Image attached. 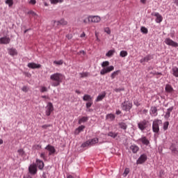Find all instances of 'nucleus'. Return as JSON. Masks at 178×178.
Segmentation results:
<instances>
[{"instance_id":"obj_1","label":"nucleus","mask_w":178,"mask_h":178,"mask_svg":"<svg viewBox=\"0 0 178 178\" xmlns=\"http://www.w3.org/2000/svg\"><path fill=\"white\" fill-rule=\"evenodd\" d=\"M65 79V75L59 72H56L50 75V80H51V81H54L51 83L52 87H58V86H60V83H62Z\"/></svg>"},{"instance_id":"obj_2","label":"nucleus","mask_w":178,"mask_h":178,"mask_svg":"<svg viewBox=\"0 0 178 178\" xmlns=\"http://www.w3.org/2000/svg\"><path fill=\"white\" fill-rule=\"evenodd\" d=\"M159 124H162V120H154L152 123V131L154 133L158 134L159 133Z\"/></svg>"},{"instance_id":"obj_3","label":"nucleus","mask_w":178,"mask_h":178,"mask_svg":"<svg viewBox=\"0 0 178 178\" xmlns=\"http://www.w3.org/2000/svg\"><path fill=\"white\" fill-rule=\"evenodd\" d=\"M121 108L122 111H125V112H128L133 108V103L130 101H124V102L122 103L121 104Z\"/></svg>"},{"instance_id":"obj_4","label":"nucleus","mask_w":178,"mask_h":178,"mask_svg":"<svg viewBox=\"0 0 178 178\" xmlns=\"http://www.w3.org/2000/svg\"><path fill=\"white\" fill-rule=\"evenodd\" d=\"M88 21L89 23H99L101 17L99 15H88Z\"/></svg>"},{"instance_id":"obj_5","label":"nucleus","mask_w":178,"mask_h":178,"mask_svg":"<svg viewBox=\"0 0 178 178\" xmlns=\"http://www.w3.org/2000/svg\"><path fill=\"white\" fill-rule=\"evenodd\" d=\"M45 115L46 116H51V113L54 112V104L51 102H48L45 107Z\"/></svg>"},{"instance_id":"obj_6","label":"nucleus","mask_w":178,"mask_h":178,"mask_svg":"<svg viewBox=\"0 0 178 178\" xmlns=\"http://www.w3.org/2000/svg\"><path fill=\"white\" fill-rule=\"evenodd\" d=\"M164 42L169 47H173L174 48H177L178 47V43L170 39V38H166L164 40Z\"/></svg>"},{"instance_id":"obj_7","label":"nucleus","mask_w":178,"mask_h":178,"mask_svg":"<svg viewBox=\"0 0 178 178\" xmlns=\"http://www.w3.org/2000/svg\"><path fill=\"white\" fill-rule=\"evenodd\" d=\"M136 143H138V144H143V145H146V147H148V145L150 144L149 140L145 136H142L141 138L136 140Z\"/></svg>"},{"instance_id":"obj_8","label":"nucleus","mask_w":178,"mask_h":178,"mask_svg":"<svg viewBox=\"0 0 178 178\" xmlns=\"http://www.w3.org/2000/svg\"><path fill=\"white\" fill-rule=\"evenodd\" d=\"M113 70H115V67H113V65H110L108 67L102 69L100 71V74H102V76H104V74L111 73V72H113Z\"/></svg>"},{"instance_id":"obj_9","label":"nucleus","mask_w":178,"mask_h":178,"mask_svg":"<svg viewBox=\"0 0 178 178\" xmlns=\"http://www.w3.org/2000/svg\"><path fill=\"white\" fill-rule=\"evenodd\" d=\"M147 159V154H143L140 156V157L136 161L137 165H141L144 163Z\"/></svg>"},{"instance_id":"obj_10","label":"nucleus","mask_w":178,"mask_h":178,"mask_svg":"<svg viewBox=\"0 0 178 178\" xmlns=\"http://www.w3.org/2000/svg\"><path fill=\"white\" fill-rule=\"evenodd\" d=\"M29 172L31 175H36L37 174V165L31 164L29 167Z\"/></svg>"},{"instance_id":"obj_11","label":"nucleus","mask_w":178,"mask_h":178,"mask_svg":"<svg viewBox=\"0 0 178 178\" xmlns=\"http://www.w3.org/2000/svg\"><path fill=\"white\" fill-rule=\"evenodd\" d=\"M138 127L141 131H144L145 129H147V120H144L142 122L138 123Z\"/></svg>"},{"instance_id":"obj_12","label":"nucleus","mask_w":178,"mask_h":178,"mask_svg":"<svg viewBox=\"0 0 178 178\" xmlns=\"http://www.w3.org/2000/svg\"><path fill=\"white\" fill-rule=\"evenodd\" d=\"M10 43V38L7 36L0 38V44L6 45Z\"/></svg>"},{"instance_id":"obj_13","label":"nucleus","mask_w":178,"mask_h":178,"mask_svg":"<svg viewBox=\"0 0 178 178\" xmlns=\"http://www.w3.org/2000/svg\"><path fill=\"white\" fill-rule=\"evenodd\" d=\"M149 115L155 118L158 116V108L156 106H152L149 110Z\"/></svg>"},{"instance_id":"obj_14","label":"nucleus","mask_w":178,"mask_h":178,"mask_svg":"<svg viewBox=\"0 0 178 178\" xmlns=\"http://www.w3.org/2000/svg\"><path fill=\"white\" fill-rule=\"evenodd\" d=\"M49 152V155H53L54 152H56L55 147L51 145H47V147L44 148Z\"/></svg>"},{"instance_id":"obj_15","label":"nucleus","mask_w":178,"mask_h":178,"mask_svg":"<svg viewBox=\"0 0 178 178\" xmlns=\"http://www.w3.org/2000/svg\"><path fill=\"white\" fill-rule=\"evenodd\" d=\"M27 66L29 69H40V67H41L40 64H37L35 63H29Z\"/></svg>"},{"instance_id":"obj_16","label":"nucleus","mask_w":178,"mask_h":178,"mask_svg":"<svg viewBox=\"0 0 178 178\" xmlns=\"http://www.w3.org/2000/svg\"><path fill=\"white\" fill-rule=\"evenodd\" d=\"M154 16L156 17V23H161L162 20H163V17H162V15L159 13H155Z\"/></svg>"},{"instance_id":"obj_17","label":"nucleus","mask_w":178,"mask_h":178,"mask_svg":"<svg viewBox=\"0 0 178 178\" xmlns=\"http://www.w3.org/2000/svg\"><path fill=\"white\" fill-rule=\"evenodd\" d=\"M36 165L38 167V169H40V170H42L44 169V161L37 159H36Z\"/></svg>"},{"instance_id":"obj_18","label":"nucleus","mask_w":178,"mask_h":178,"mask_svg":"<svg viewBox=\"0 0 178 178\" xmlns=\"http://www.w3.org/2000/svg\"><path fill=\"white\" fill-rule=\"evenodd\" d=\"M9 55L10 56H17V50L15 48H10L8 49Z\"/></svg>"},{"instance_id":"obj_19","label":"nucleus","mask_w":178,"mask_h":178,"mask_svg":"<svg viewBox=\"0 0 178 178\" xmlns=\"http://www.w3.org/2000/svg\"><path fill=\"white\" fill-rule=\"evenodd\" d=\"M106 96V92H102V94H99L97 96V99H95V102H99L100 101H102V99H104Z\"/></svg>"},{"instance_id":"obj_20","label":"nucleus","mask_w":178,"mask_h":178,"mask_svg":"<svg viewBox=\"0 0 178 178\" xmlns=\"http://www.w3.org/2000/svg\"><path fill=\"white\" fill-rule=\"evenodd\" d=\"M84 129H86L85 126H83V125L79 126L78 128H76L75 129L74 134L76 136L80 134V133H81V131H84Z\"/></svg>"},{"instance_id":"obj_21","label":"nucleus","mask_w":178,"mask_h":178,"mask_svg":"<svg viewBox=\"0 0 178 178\" xmlns=\"http://www.w3.org/2000/svg\"><path fill=\"white\" fill-rule=\"evenodd\" d=\"M173 109H175L174 106H171L167 109V112L165 113V114L164 115L165 119H169V118H170V113H171L172 111H173Z\"/></svg>"},{"instance_id":"obj_22","label":"nucleus","mask_w":178,"mask_h":178,"mask_svg":"<svg viewBox=\"0 0 178 178\" xmlns=\"http://www.w3.org/2000/svg\"><path fill=\"white\" fill-rule=\"evenodd\" d=\"M152 59V56L151 55H147L145 58L140 60V63H144L145 62H148Z\"/></svg>"},{"instance_id":"obj_23","label":"nucleus","mask_w":178,"mask_h":178,"mask_svg":"<svg viewBox=\"0 0 178 178\" xmlns=\"http://www.w3.org/2000/svg\"><path fill=\"white\" fill-rule=\"evenodd\" d=\"M165 90L166 92H168L169 94H172V92H173L175 91V90L173 89V87H172L169 84L165 85Z\"/></svg>"},{"instance_id":"obj_24","label":"nucleus","mask_w":178,"mask_h":178,"mask_svg":"<svg viewBox=\"0 0 178 178\" xmlns=\"http://www.w3.org/2000/svg\"><path fill=\"white\" fill-rule=\"evenodd\" d=\"M130 149L132 151L134 154H137V152L138 151V149H140V147H138V146L136 145H132L130 147Z\"/></svg>"},{"instance_id":"obj_25","label":"nucleus","mask_w":178,"mask_h":178,"mask_svg":"<svg viewBox=\"0 0 178 178\" xmlns=\"http://www.w3.org/2000/svg\"><path fill=\"white\" fill-rule=\"evenodd\" d=\"M56 24L57 26H66V24H67V21L61 19L60 20L56 22Z\"/></svg>"},{"instance_id":"obj_26","label":"nucleus","mask_w":178,"mask_h":178,"mask_svg":"<svg viewBox=\"0 0 178 178\" xmlns=\"http://www.w3.org/2000/svg\"><path fill=\"white\" fill-rule=\"evenodd\" d=\"M118 132L109 131L107 134L108 137H111V138H116L118 137Z\"/></svg>"},{"instance_id":"obj_27","label":"nucleus","mask_w":178,"mask_h":178,"mask_svg":"<svg viewBox=\"0 0 178 178\" xmlns=\"http://www.w3.org/2000/svg\"><path fill=\"white\" fill-rule=\"evenodd\" d=\"M115 52H116V51L115 50V49L109 50L106 54V56H107L108 58H111V56H113V55L115 54Z\"/></svg>"},{"instance_id":"obj_28","label":"nucleus","mask_w":178,"mask_h":178,"mask_svg":"<svg viewBox=\"0 0 178 178\" xmlns=\"http://www.w3.org/2000/svg\"><path fill=\"white\" fill-rule=\"evenodd\" d=\"M88 121V117H82L78 121L79 124H81V123H86V122Z\"/></svg>"},{"instance_id":"obj_29","label":"nucleus","mask_w":178,"mask_h":178,"mask_svg":"<svg viewBox=\"0 0 178 178\" xmlns=\"http://www.w3.org/2000/svg\"><path fill=\"white\" fill-rule=\"evenodd\" d=\"M115 116L113 113L107 114L106 116V118L108 120H111V122L115 120Z\"/></svg>"},{"instance_id":"obj_30","label":"nucleus","mask_w":178,"mask_h":178,"mask_svg":"<svg viewBox=\"0 0 178 178\" xmlns=\"http://www.w3.org/2000/svg\"><path fill=\"white\" fill-rule=\"evenodd\" d=\"M118 125H119L120 129H122V130L127 129V124L124 122H119Z\"/></svg>"},{"instance_id":"obj_31","label":"nucleus","mask_w":178,"mask_h":178,"mask_svg":"<svg viewBox=\"0 0 178 178\" xmlns=\"http://www.w3.org/2000/svg\"><path fill=\"white\" fill-rule=\"evenodd\" d=\"M83 99L84 101H88V102L92 101V98L91 97V95H85L83 97Z\"/></svg>"},{"instance_id":"obj_32","label":"nucleus","mask_w":178,"mask_h":178,"mask_svg":"<svg viewBox=\"0 0 178 178\" xmlns=\"http://www.w3.org/2000/svg\"><path fill=\"white\" fill-rule=\"evenodd\" d=\"M172 74L175 76V77H178V67H174L172 68Z\"/></svg>"},{"instance_id":"obj_33","label":"nucleus","mask_w":178,"mask_h":178,"mask_svg":"<svg viewBox=\"0 0 178 178\" xmlns=\"http://www.w3.org/2000/svg\"><path fill=\"white\" fill-rule=\"evenodd\" d=\"M127 55H129V53H127V51L122 50L120 52V56L121 58H126V56H127Z\"/></svg>"},{"instance_id":"obj_34","label":"nucleus","mask_w":178,"mask_h":178,"mask_svg":"<svg viewBox=\"0 0 178 178\" xmlns=\"http://www.w3.org/2000/svg\"><path fill=\"white\" fill-rule=\"evenodd\" d=\"M90 145H94L95 144L98 143V138H94L93 139L88 140Z\"/></svg>"},{"instance_id":"obj_35","label":"nucleus","mask_w":178,"mask_h":178,"mask_svg":"<svg viewBox=\"0 0 178 178\" xmlns=\"http://www.w3.org/2000/svg\"><path fill=\"white\" fill-rule=\"evenodd\" d=\"M119 73H120V70H117V71H114L111 74V77L112 79V80H113V79H115V77H116V76H118L119 74Z\"/></svg>"},{"instance_id":"obj_36","label":"nucleus","mask_w":178,"mask_h":178,"mask_svg":"<svg viewBox=\"0 0 178 178\" xmlns=\"http://www.w3.org/2000/svg\"><path fill=\"white\" fill-rule=\"evenodd\" d=\"M17 152L20 156H26V152H24V149H19L17 150Z\"/></svg>"},{"instance_id":"obj_37","label":"nucleus","mask_w":178,"mask_h":178,"mask_svg":"<svg viewBox=\"0 0 178 178\" xmlns=\"http://www.w3.org/2000/svg\"><path fill=\"white\" fill-rule=\"evenodd\" d=\"M140 31L141 33H143V34H148V29H147L145 26H141L140 28Z\"/></svg>"},{"instance_id":"obj_38","label":"nucleus","mask_w":178,"mask_h":178,"mask_svg":"<svg viewBox=\"0 0 178 178\" xmlns=\"http://www.w3.org/2000/svg\"><path fill=\"white\" fill-rule=\"evenodd\" d=\"M5 3L8 5L9 8L13 6V0H6Z\"/></svg>"},{"instance_id":"obj_39","label":"nucleus","mask_w":178,"mask_h":178,"mask_svg":"<svg viewBox=\"0 0 178 178\" xmlns=\"http://www.w3.org/2000/svg\"><path fill=\"white\" fill-rule=\"evenodd\" d=\"M129 173H130V169L129 168H125L122 175L124 177H126V176H127V175H129Z\"/></svg>"},{"instance_id":"obj_40","label":"nucleus","mask_w":178,"mask_h":178,"mask_svg":"<svg viewBox=\"0 0 178 178\" xmlns=\"http://www.w3.org/2000/svg\"><path fill=\"white\" fill-rule=\"evenodd\" d=\"M170 149H171L173 154H176V152H177V149H176V147H175V145H172L170 147Z\"/></svg>"},{"instance_id":"obj_41","label":"nucleus","mask_w":178,"mask_h":178,"mask_svg":"<svg viewBox=\"0 0 178 178\" xmlns=\"http://www.w3.org/2000/svg\"><path fill=\"white\" fill-rule=\"evenodd\" d=\"M89 145H91L90 144V141L89 140H87L86 142L83 143L82 145H81V147L82 148H86L87 147H89Z\"/></svg>"},{"instance_id":"obj_42","label":"nucleus","mask_w":178,"mask_h":178,"mask_svg":"<svg viewBox=\"0 0 178 178\" xmlns=\"http://www.w3.org/2000/svg\"><path fill=\"white\" fill-rule=\"evenodd\" d=\"M54 64L57 65H63V60H54Z\"/></svg>"},{"instance_id":"obj_43","label":"nucleus","mask_w":178,"mask_h":178,"mask_svg":"<svg viewBox=\"0 0 178 178\" xmlns=\"http://www.w3.org/2000/svg\"><path fill=\"white\" fill-rule=\"evenodd\" d=\"M168 127H169V122L167 121L163 123V130L166 131Z\"/></svg>"},{"instance_id":"obj_44","label":"nucleus","mask_w":178,"mask_h":178,"mask_svg":"<svg viewBox=\"0 0 178 178\" xmlns=\"http://www.w3.org/2000/svg\"><path fill=\"white\" fill-rule=\"evenodd\" d=\"M40 91V92H47V91H48V88L45 86H41Z\"/></svg>"},{"instance_id":"obj_45","label":"nucleus","mask_w":178,"mask_h":178,"mask_svg":"<svg viewBox=\"0 0 178 178\" xmlns=\"http://www.w3.org/2000/svg\"><path fill=\"white\" fill-rule=\"evenodd\" d=\"M88 74H89L88 72H81V73H79V75L81 78L88 77Z\"/></svg>"},{"instance_id":"obj_46","label":"nucleus","mask_w":178,"mask_h":178,"mask_svg":"<svg viewBox=\"0 0 178 178\" xmlns=\"http://www.w3.org/2000/svg\"><path fill=\"white\" fill-rule=\"evenodd\" d=\"M108 65H109V61H104L102 63V67H103L104 69V67H106Z\"/></svg>"},{"instance_id":"obj_47","label":"nucleus","mask_w":178,"mask_h":178,"mask_svg":"<svg viewBox=\"0 0 178 178\" xmlns=\"http://www.w3.org/2000/svg\"><path fill=\"white\" fill-rule=\"evenodd\" d=\"M28 15H32L33 16H38V15H37V13H35V12L33 11V10H29L27 13Z\"/></svg>"},{"instance_id":"obj_48","label":"nucleus","mask_w":178,"mask_h":178,"mask_svg":"<svg viewBox=\"0 0 178 178\" xmlns=\"http://www.w3.org/2000/svg\"><path fill=\"white\" fill-rule=\"evenodd\" d=\"M51 5H56V3H59V0H49Z\"/></svg>"},{"instance_id":"obj_49","label":"nucleus","mask_w":178,"mask_h":178,"mask_svg":"<svg viewBox=\"0 0 178 178\" xmlns=\"http://www.w3.org/2000/svg\"><path fill=\"white\" fill-rule=\"evenodd\" d=\"M92 105V100L86 103V108L88 109L89 108H91Z\"/></svg>"},{"instance_id":"obj_50","label":"nucleus","mask_w":178,"mask_h":178,"mask_svg":"<svg viewBox=\"0 0 178 178\" xmlns=\"http://www.w3.org/2000/svg\"><path fill=\"white\" fill-rule=\"evenodd\" d=\"M40 158H42V159H44V161H47V156H45V152H42L40 154Z\"/></svg>"},{"instance_id":"obj_51","label":"nucleus","mask_w":178,"mask_h":178,"mask_svg":"<svg viewBox=\"0 0 178 178\" xmlns=\"http://www.w3.org/2000/svg\"><path fill=\"white\" fill-rule=\"evenodd\" d=\"M22 90L24 92H27L29 91V88L27 86H23Z\"/></svg>"},{"instance_id":"obj_52","label":"nucleus","mask_w":178,"mask_h":178,"mask_svg":"<svg viewBox=\"0 0 178 178\" xmlns=\"http://www.w3.org/2000/svg\"><path fill=\"white\" fill-rule=\"evenodd\" d=\"M104 31L105 33H106L107 34H111V29H109V27H106L104 29Z\"/></svg>"},{"instance_id":"obj_53","label":"nucleus","mask_w":178,"mask_h":178,"mask_svg":"<svg viewBox=\"0 0 178 178\" xmlns=\"http://www.w3.org/2000/svg\"><path fill=\"white\" fill-rule=\"evenodd\" d=\"M114 91H115V92H120V91H124V88H115Z\"/></svg>"},{"instance_id":"obj_54","label":"nucleus","mask_w":178,"mask_h":178,"mask_svg":"<svg viewBox=\"0 0 178 178\" xmlns=\"http://www.w3.org/2000/svg\"><path fill=\"white\" fill-rule=\"evenodd\" d=\"M29 3L31 5H35V3H37V1L36 0H30Z\"/></svg>"},{"instance_id":"obj_55","label":"nucleus","mask_w":178,"mask_h":178,"mask_svg":"<svg viewBox=\"0 0 178 178\" xmlns=\"http://www.w3.org/2000/svg\"><path fill=\"white\" fill-rule=\"evenodd\" d=\"M33 148H35V149H41V145H35L34 146H33Z\"/></svg>"},{"instance_id":"obj_56","label":"nucleus","mask_w":178,"mask_h":178,"mask_svg":"<svg viewBox=\"0 0 178 178\" xmlns=\"http://www.w3.org/2000/svg\"><path fill=\"white\" fill-rule=\"evenodd\" d=\"M72 35L68 34L66 35V38H67L68 40H72Z\"/></svg>"},{"instance_id":"obj_57","label":"nucleus","mask_w":178,"mask_h":178,"mask_svg":"<svg viewBox=\"0 0 178 178\" xmlns=\"http://www.w3.org/2000/svg\"><path fill=\"white\" fill-rule=\"evenodd\" d=\"M115 113L116 115H120V113H122V111L120 110H116Z\"/></svg>"},{"instance_id":"obj_58","label":"nucleus","mask_w":178,"mask_h":178,"mask_svg":"<svg viewBox=\"0 0 178 178\" xmlns=\"http://www.w3.org/2000/svg\"><path fill=\"white\" fill-rule=\"evenodd\" d=\"M143 113H144L145 115H147V114L148 113V110L144 109V110L143 111Z\"/></svg>"},{"instance_id":"obj_59","label":"nucleus","mask_w":178,"mask_h":178,"mask_svg":"<svg viewBox=\"0 0 178 178\" xmlns=\"http://www.w3.org/2000/svg\"><path fill=\"white\" fill-rule=\"evenodd\" d=\"M80 37H81V38H83L86 37V33H84V32L82 33L81 34Z\"/></svg>"},{"instance_id":"obj_60","label":"nucleus","mask_w":178,"mask_h":178,"mask_svg":"<svg viewBox=\"0 0 178 178\" xmlns=\"http://www.w3.org/2000/svg\"><path fill=\"white\" fill-rule=\"evenodd\" d=\"M141 3H143V5H145L147 3V0H140Z\"/></svg>"},{"instance_id":"obj_61","label":"nucleus","mask_w":178,"mask_h":178,"mask_svg":"<svg viewBox=\"0 0 178 178\" xmlns=\"http://www.w3.org/2000/svg\"><path fill=\"white\" fill-rule=\"evenodd\" d=\"M79 54H83V55H86V51H84L83 50H81L79 51Z\"/></svg>"},{"instance_id":"obj_62","label":"nucleus","mask_w":178,"mask_h":178,"mask_svg":"<svg viewBox=\"0 0 178 178\" xmlns=\"http://www.w3.org/2000/svg\"><path fill=\"white\" fill-rule=\"evenodd\" d=\"M24 178H33V177H31V176L30 175H26V176H24Z\"/></svg>"},{"instance_id":"obj_63","label":"nucleus","mask_w":178,"mask_h":178,"mask_svg":"<svg viewBox=\"0 0 178 178\" xmlns=\"http://www.w3.org/2000/svg\"><path fill=\"white\" fill-rule=\"evenodd\" d=\"M67 178H74L72 175H68L67 176Z\"/></svg>"},{"instance_id":"obj_64","label":"nucleus","mask_w":178,"mask_h":178,"mask_svg":"<svg viewBox=\"0 0 178 178\" xmlns=\"http://www.w3.org/2000/svg\"><path fill=\"white\" fill-rule=\"evenodd\" d=\"M175 3L177 6H178V0H175Z\"/></svg>"}]
</instances>
